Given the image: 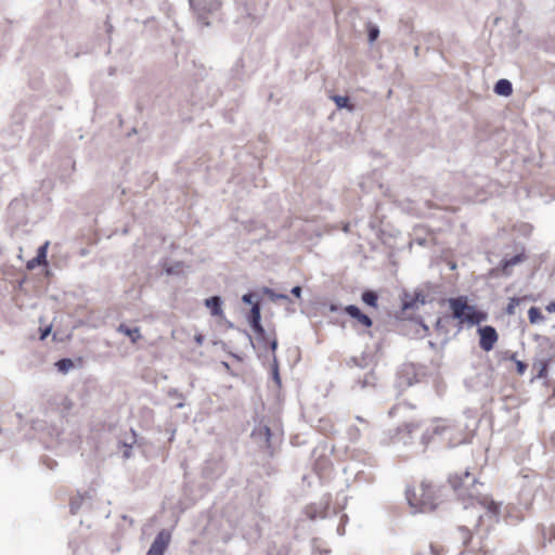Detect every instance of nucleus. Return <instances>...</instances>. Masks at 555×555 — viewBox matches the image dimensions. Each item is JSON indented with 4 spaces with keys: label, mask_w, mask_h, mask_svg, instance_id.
<instances>
[{
    "label": "nucleus",
    "mask_w": 555,
    "mask_h": 555,
    "mask_svg": "<svg viewBox=\"0 0 555 555\" xmlns=\"http://www.w3.org/2000/svg\"><path fill=\"white\" fill-rule=\"evenodd\" d=\"M332 100L335 102L338 108H348L349 111L353 109V105L349 104V98L343 95H333Z\"/></svg>",
    "instance_id": "16"
},
{
    "label": "nucleus",
    "mask_w": 555,
    "mask_h": 555,
    "mask_svg": "<svg viewBox=\"0 0 555 555\" xmlns=\"http://www.w3.org/2000/svg\"><path fill=\"white\" fill-rule=\"evenodd\" d=\"M344 312L351 319L356 320L357 324L370 328L373 325L372 319L363 313L359 307L354 305H348L344 308Z\"/></svg>",
    "instance_id": "8"
},
{
    "label": "nucleus",
    "mask_w": 555,
    "mask_h": 555,
    "mask_svg": "<svg viewBox=\"0 0 555 555\" xmlns=\"http://www.w3.org/2000/svg\"><path fill=\"white\" fill-rule=\"evenodd\" d=\"M520 301H521V298H517V297L511 298L505 308L506 314H508V315L515 314L516 308L519 306Z\"/></svg>",
    "instance_id": "19"
},
{
    "label": "nucleus",
    "mask_w": 555,
    "mask_h": 555,
    "mask_svg": "<svg viewBox=\"0 0 555 555\" xmlns=\"http://www.w3.org/2000/svg\"><path fill=\"white\" fill-rule=\"evenodd\" d=\"M526 259V255L524 251L519 253L518 255H515L512 258L503 259L502 260V269L505 273H507L508 269L522 262Z\"/></svg>",
    "instance_id": "13"
},
{
    "label": "nucleus",
    "mask_w": 555,
    "mask_h": 555,
    "mask_svg": "<svg viewBox=\"0 0 555 555\" xmlns=\"http://www.w3.org/2000/svg\"><path fill=\"white\" fill-rule=\"evenodd\" d=\"M170 539L171 535L168 531H159L146 555H164L170 543Z\"/></svg>",
    "instance_id": "7"
},
{
    "label": "nucleus",
    "mask_w": 555,
    "mask_h": 555,
    "mask_svg": "<svg viewBox=\"0 0 555 555\" xmlns=\"http://www.w3.org/2000/svg\"><path fill=\"white\" fill-rule=\"evenodd\" d=\"M448 480L452 489L457 492L460 496H464L465 490L476 483V478L468 469L450 475Z\"/></svg>",
    "instance_id": "5"
},
{
    "label": "nucleus",
    "mask_w": 555,
    "mask_h": 555,
    "mask_svg": "<svg viewBox=\"0 0 555 555\" xmlns=\"http://www.w3.org/2000/svg\"><path fill=\"white\" fill-rule=\"evenodd\" d=\"M291 292H292V294H293L294 296H296L297 298H299V297H300V295H301V287H300V286H295V287H293V288H292V291H291Z\"/></svg>",
    "instance_id": "29"
},
{
    "label": "nucleus",
    "mask_w": 555,
    "mask_h": 555,
    "mask_svg": "<svg viewBox=\"0 0 555 555\" xmlns=\"http://www.w3.org/2000/svg\"><path fill=\"white\" fill-rule=\"evenodd\" d=\"M205 306L210 310L212 317L224 319V312L222 310V301L219 296H212L205 300Z\"/></svg>",
    "instance_id": "10"
},
{
    "label": "nucleus",
    "mask_w": 555,
    "mask_h": 555,
    "mask_svg": "<svg viewBox=\"0 0 555 555\" xmlns=\"http://www.w3.org/2000/svg\"><path fill=\"white\" fill-rule=\"evenodd\" d=\"M51 332V327H46L42 332H41V335H40V339H44Z\"/></svg>",
    "instance_id": "30"
},
{
    "label": "nucleus",
    "mask_w": 555,
    "mask_h": 555,
    "mask_svg": "<svg viewBox=\"0 0 555 555\" xmlns=\"http://www.w3.org/2000/svg\"><path fill=\"white\" fill-rule=\"evenodd\" d=\"M526 370H527V364L524 363L522 361L517 360L516 361V371H517V373L519 375H522V374H525Z\"/></svg>",
    "instance_id": "26"
},
{
    "label": "nucleus",
    "mask_w": 555,
    "mask_h": 555,
    "mask_svg": "<svg viewBox=\"0 0 555 555\" xmlns=\"http://www.w3.org/2000/svg\"><path fill=\"white\" fill-rule=\"evenodd\" d=\"M48 247L49 242H46L42 246L38 248L37 256L27 262V269L33 270L38 266L47 264Z\"/></svg>",
    "instance_id": "9"
},
{
    "label": "nucleus",
    "mask_w": 555,
    "mask_h": 555,
    "mask_svg": "<svg viewBox=\"0 0 555 555\" xmlns=\"http://www.w3.org/2000/svg\"><path fill=\"white\" fill-rule=\"evenodd\" d=\"M495 93L508 96L513 92L512 83L506 79H500L494 86Z\"/></svg>",
    "instance_id": "14"
},
{
    "label": "nucleus",
    "mask_w": 555,
    "mask_h": 555,
    "mask_svg": "<svg viewBox=\"0 0 555 555\" xmlns=\"http://www.w3.org/2000/svg\"><path fill=\"white\" fill-rule=\"evenodd\" d=\"M389 414L391 416H400L404 420L401 426H398L390 439L395 442H406V439L416 431L421 426V420L417 416L414 408L408 404H398L393 406Z\"/></svg>",
    "instance_id": "3"
},
{
    "label": "nucleus",
    "mask_w": 555,
    "mask_h": 555,
    "mask_svg": "<svg viewBox=\"0 0 555 555\" xmlns=\"http://www.w3.org/2000/svg\"><path fill=\"white\" fill-rule=\"evenodd\" d=\"M545 310L548 313H555V299L545 306Z\"/></svg>",
    "instance_id": "28"
},
{
    "label": "nucleus",
    "mask_w": 555,
    "mask_h": 555,
    "mask_svg": "<svg viewBox=\"0 0 555 555\" xmlns=\"http://www.w3.org/2000/svg\"><path fill=\"white\" fill-rule=\"evenodd\" d=\"M305 513L310 519H314L317 517V509L314 505H308L305 509Z\"/></svg>",
    "instance_id": "25"
},
{
    "label": "nucleus",
    "mask_w": 555,
    "mask_h": 555,
    "mask_svg": "<svg viewBox=\"0 0 555 555\" xmlns=\"http://www.w3.org/2000/svg\"><path fill=\"white\" fill-rule=\"evenodd\" d=\"M60 405H61L62 411L67 412L69 410H72V408L74 406V403L69 398L65 397V398H63Z\"/></svg>",
    "instance_id": "22"
},
{
    "label": "nucleus",
    "mask_w": 555,
    "mask_h": 555,
    "mask_svg": "<svg viewBox=\"0 0 555 555\" xmlns=\"http://www.w3.org/2000/svg\"><path fill=\"white\" fill-rule=\"evenodd\" d=\"M404 308H413V304L412 302H405L404 304Z\"/></svg>",
    "instance_id": "32"
},
{
    "label": "nucleus",
    "mask_w": 555,
    "mask_h": 555,
    "mask_svg": "<svg viewBox=\"0 0 555 555\" xmlns=\"http://www.w3.org/2000/svg\"><path fill=\"white\" fill-rule=\"evenodd\" d=\"M480 505L487 509L488 514H490L493 517H498L501 511V506L499 503L494 502L490 498H481L479 501Z\"/></svg>",
    "instance_id": "11"
},
{
    "label": "nucleus",
    "mask_w": 555,
    "mask_h": 555,
    "mask_svg": "<svg viewBox=\"0 0 555 555\" xmlns=\"http://www.w3.org/2000/svg\"><path fill=\"white\" fill-rule=\"evenodd\" d=\"M361 299L362 301L372 307V308H377L378 307V296L375 292L373 291H365L362 293V296H361Z\"/></svg>",
    "instance_id": "15"
},
{
    "label": "nucleus",
    "mask_w": 555,
    "mask_h": 555,
    "mask_svg": "<svg viewBox=\"0 0 555 555\" xmlns=\"http://www.w3.org/2000/svg\"><path fill=\"white\" fill-rule=\"evenodd\" d=\"M378 35H379L378 28L376 26L371 25L369 27V40H370V42H374L378 38Z\"/></svg>",
    "instance_id": "21"
},
{
    "label": "nucleus",
    "mask_w": 555,
    "mask_h": 555,
    "mask_svg": "<svg viewBox=\"0 0 555 555\" xmlns=\"http://www.w3.org/2000/svg\"><path fill=\"white\" fill-rule=\"evenodd\" d=\"M57 370L62 373H67L74 367V362L70 359H62L55 363Z\"/></svg>",
    "instance_id": "18"
},
{
    "label": "nucleus",
    "mask_w": 555,
    "mask_h": 555,
    "mask_svg": "<svg viewBox=\"0 0 555 555\" xmlns=\"http://www.w3.org/2000/svg\"><path fill=\"white\" fill-rule=\"evenodd\" d=\"M194 340H195L197 346H202L204 344L205 337H204L203 334H196L194 336Z\"/></svg>",
    "instance_id": "27"
},
{
    "label": "nucleus",
    "mask_w": 555,
    "mask_h": 555,
    "mask_svg": "<svg viewBox=\"0 0 555 555\" xmlns=\"http://www.w3.org/2000/svg\"><path fill=\"white\" fill-rule=\"evenodd\" d=\"M528 319L531 324H537L544 320V317L542 315L541 311L537 307H531L528 311Z\"/></svg>",
    "instance_id": "17"
},
{
    "label": "nucleus",
    "mask_w": 555,
    "mask_h": 555,
    "mask_svg": "<svg viewBox=\"0 0 555 555\" xmlns=\"http://www.w3.org/2000/svg\"><path fill=\"white\" fill-rule=\"evenodd\" d=\"M251 299H253V295L251 294H246V295L243 296V301L244 302L251 304Z\"/></svg>",
    "instance_id": "31"
},
{
    "label": "nucleus",
    "mask_w": 555,
    "mask_h": 555,
    "mask_svg": "<svg viewBox=\"0 0 555 555\" xmlns=\"http://www.w3.org/2000/svg\"><path fill=\"white\" fill-rule=\"evenodd\" d=\"M261 312H260V306L258 302L254 304L250 313H249V323L255 332L257 338L263 344L268 345L272 352H275L278 348V341L275 336H268L264 328L262 327L261 323Z\"/></svg>",
    "instance_id": "4"
},
{
    "label": "nucleus",
    "mask_w": 555,
    "mask_h": 555,
    "mask_svg": "<svg viewBox=\"0 0 555 555\" xmlns=\"http://www.w3.org/2000/svg\"><path fill=\"white\" fill-rule=\"evenodd\" d=\"M278 297H279V298H283V299H285V298H286V296H285V295H279Z\"/></svg>",
    "instance_id": "33"
},
{
    "label": "nucleus",
    "mask_w": 555,
    "mask_h": 555,
    "mask_svg": "<svg viewBox=\"0 0 555 555\" xmlns=\"http://www.w3.org/2000/svg\"><path fill=\"white\" fill-rule=\"evenodd\" d=\"M117 331L121 334L128 336L131 343L135 344L139 339H141V333L139 327L130 328L126 324H120Z\"/></svg>",
    "instance_id": "12"
},
{
    "label": "nucleus",
    "mask_w": 555,
    "mask_h": 555,
    "mask_svg": "<svg viewBox=\"0 0 555 555\" xmlns=\"http://www.w3.org/2000/svg\"><path fill=\"white\" fill-rule=\"evenodd\" d=\"M460 533L464 544H467L472 540V533L466 528H460Z\"/></svg>",
    "instance_id": "23"
},
{
    "label": "nucleus",
    "mask_w": 555,
    "mask_h": 555,
    "mask_svg": "<svg viewBox=\"0 0 555 555\" xmlns=\"http://www.w3.org/2000/svg\"><path fill=\"white\" fill-rule=\"evenodd\" d=\"M546 373H547V363L542 361L539 363L538 373L535 375V378L546 377Z\"/></svg>",
    "instance_id": "20"
},
{
    "label": "nucleus",
    "mask_w": 555,
    "mask_h": 555,
    "mask_svg": "<svg viewBox=\"0 0 555 555\" xmlns=\"http://www.w3.org/2000/svg\"><path fill=\"white\" fill-rule=\"evenodd\" d=\"M552 440L555 442V431H554V435L552 437Z\"/></svg>",
    "instance_id": "34"
},
{
    "label": "nucleus",
    "mask_w": 555,
    "mask_h": 555,
    "mask_svg": "<svg viewBox=\"0 0 555 555\" xmlns=\"http://www.w3.org/2000/svg\"><path fill=\"white\" fill-rule=\"evenodd\" d=\"M182 269H183V264H182V262H177V263L175 264V267H168V268L166 269V272H167L168 274L179 273V272H181V271H182Z\"/></svg>",
    "instance_id": "24"
},
{
    "label": "nucleus",
    "mask_w": 555,
    "mask_h": 555,
    "mask_svg": "<svg viewBox=\"0 0 555 555\" xmlns=\"http://www.w3.org/2000/svg\"><path fill=\"white\" fill-rule=\"evenodd\" d=\"M448 304L452 311L453 319L457 320L462 325H478L488 318L485 311L479 310L474 305H469L466 296L450 298Z\"/></svg>",
    "instance_id": "2"
},
{
    "label": "nucleus",
    "mask_w": 555,
    "mask_h": 555,
    "mask_svg": "<svg viewBox=\"0 0 555 555\" xmlns=\"http://www.w3.org/2000/svg\"><path fill=\"white\" fill-rule=\"evenodd\" d=\"M409 505L415 512H433L438 506L439 491L433 481L423 479L405 490Z\"/></svg>",
    "instance_id": "1"
},
{
    "label": "nucleus",
    "mask_w": 555,
    "mask_h": 555,
    "mask_svg": "<svg viewBox=\"0 0 555 555\" xmlns=\"http://www.w3.org/2000/svg\"><path fill=\"white\" fill-rule=\"evenodd\" d=\"M478 334L480 348L486 352L491 351L499 340L496 330L491 325H486L478 328Z\"/></svg>",
    "instance_id": "6"
}]
</instances>
